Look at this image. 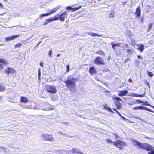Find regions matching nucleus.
Here are the masks:
<instances>
[{
    "label": "nucleus",
    "mask_w": 154,
    "mask_h": 154,
    "mask_svg": "<svg viewBox=\"0 0 154 154\" xmlns=\"http://www.w3.org/2000/svg\"><path fill=\"white\" fill-rule=\"evenodd\" d=\"M34 108L35 109H39L38 107L37 106L35 107Z\"/></svg>",
    "instance_id": "obj_55"
},
{
    "label": "nucleus",
    "mask_w": 154,
    "mask_h": 154,
    "mask_svg": "<svg viewBox=\"0 0 154 154\" xmlns=\"http://www.w3.org/2000/svg\"><path fill=\"white\" fill-rule=\"evenodd\" d=\"M5 87L0 84V92H3L5 90Z\"/></svg>",
    "instance_id": "obj_28"
},
{
    "label": "nucleus",
    "mask_w": 154,
    "mask_h": 154,
    "mask_svg": "<svg viewBox=\"0 0 154 154\" xmlns=\"http://www.w3.org/2000/svg\"><path fill=\"white\" fill-rule=\"evenodd\" d=\"M48 12L46 14H42L40 15V18H41L44 17L49 15Z\"/></svg>",
    "instance_id": "obj_29"
},
{
    "label": "nucleus",
    "mask_w": 154,
    "mask_h": 154,
    "mask_svg": "<svg viewBox=\"0 0 154 154\" xmlns=\"http://www.w3.org/2000/svg\"><path fill=\"white\" fill-rule=\"evenodd\" d=\"M63 123L66 125H69V123L68 122H63Z\"/></svg>",
    "instance_id": "obj_41"
},
{
    "label": "nucleus",
    "mask_w": 154,
    "mask_h": 154,
    "mask_svg": "<svg viewBox=\"0 0 154 154\" xmlns=\"http://www.w3.org/2000/svg\"><path fill=\"white\" fill-rule=\"evenodd\" d=\"M136 62L137 63H140V61L138 60H136Z\"/></svg>",
    "instance_id": "obj_49"
},
{
    "label": "nucleus",
    "mask_w": 154,
    "mask_h": 154,
    "mask_svg": "<svg viewBox=\"0 0 154 154\" xmlns=\"http://www.w3.org/2000/svg\"><path fill=\"white\" fill-rule=\"evenodd\" d=\"M60 8V6H57V7H56L54 8V9H55V10H56V11H57V10L58 9H59Z\"/></svg>",
    "instance_id": "obj_46"
},
{
    "label": "nucleus",
    "mask_w": 154,
    "mask_h": 154,
    "mask_svg": "<svg viewBox=\"0 0 154 154\" xmlns=\"http://www.w3.org/2000/svg\"><path fill=\"white\" fill-rule=\"evenodd\" d=\"M89 72L90 73L92 74H95L96 73L95 69L93 67H91L89 69Z\"/></svg>",
    "instance_id": "obj_20"
},
{
    "label": "nucleus",
    "mask_w": 154,
    "mask_h": 154,
    "mask_svg": "<svg viewBox=\"0 0 154 154\" xmlns=\"http://www.w3.org/2000/svg\"><path fill=\"white\" fill-rule=\"evenodd\" d=\"M67 12H65L62 13L61 15H58L59 17V20L60 21H64L65 20L64 19L67 16Z\"/></svg>",
    "instance_id": "obj_11"
},
{
    "label": "nucleus",
    "mask_w": 154,
    "mask_h": 154,
    "mask_svg": "<svg viewBox=\"0 0 154 154\" xmlns=\"http://www.w3.org/2000/svg\"><path fill=\"white\" fill-rule=\"evenodd\" d=\"M113 109L119 115V116H121V115L119 113V112L118 111H117V110H115L114 109Z\"/></svg>",
    "instance_id": "obj_50"
},
{
    "label": "nucleus",
    "mask_w": 154,
    "mask_h": 154,
    "mask_svg": "<svg viewBox=\"0 0 154 154\" xmlns=\"http://www.w3.org/2000/svg\"><path fill=\"white\" fill-rule=\"evenodd\" d=\"M46 107L44 110H52L54 109V107L53 106L50 105L49 103H46L45 104Z\"/></svg>",
    "instance_id": "obj_14"
},
{
    "label": "nucleus",
    "mask_w": 154,
    "mask_h": 154,
    "mask_svg": "<svg viewBox=\"0 0 154 154\" xmlns=\"http://www.w3.org/2000/svg\"><path fill=\"white\" fill-rule=\"evenodd\" d=\"M126 143L122 141L118 140L114 143V145L120 149H122L125 146Z\"/></svg>",
    "instance_id": "obj_4"
},
{
    "label": "nucleus",
    "mask_w": 154,
    "mask_h": 154,
    "mask_svg": "<svg viewBox=\"0 0 154 154\" xmlns=\"http://www.w3.org/2000/svg\"><path fill=\"white\" fill-rule=\"evenodd\" d=\"M137 57L140 59H141L142 58V57L140 55H138Z\"/></svg>",
    "instance_id": "obj_51"
},
{
    "label": "nucleus",
    "mask_w": 154,
    "mask_h": 154,
    "mask_svg": "<svg viewBox=\"0 0 154 154\" xmlns=\"http://www.w3.org/2000/svg\"><path fill=\"white\" fill-rule=\"evenodd\" d=\"M41 137L42 139L44 140L53 143H54V141H55L52 135L51 134H48L47 133L42 134L41 135Z\"/></svg>",
    "instance_id": "obj_3"
},
{
    "label": "nucleus",
    "mask_w": 154,
    "mask_h": 154,
    "mask_svg": "<svg viewBox=\"0 0 154 154\" xmlns=\"http://www.w3.org/2000/svg\"><path fill=\"white\" fill-rule=\"evenodd\" d=\"M19 35H12V36L6 37L5 38V40L6 41H9L10 40H13L15 39L18 38L19 37Z\"/></svg>",
    "instance_id": "obj_13"
},
{
    "label": "nucleus",
    "mask_w": 154,
    "mask_h": 154,
    "mask_svg": "<svg viewBox=\"0 0 154 154\" xmlns=\"http://www.w3.org/2000/svg\"><path fill=\"white\" fill-rule=\"evenodd\" d=\"M52 19V20L53 21L57 20L59 19V17L58 16V17L55 16L54 17L51 18Z\"/></svg>",
    "instance_id": "obj_30"
},
{
    "label": "nucleus",
    "mask_w": 154,
    "mask_h": 154,
    "mask_svg": "<svg viewBox=\"0 0 154 154\" xmlns=\"http://www.w3.org/2000/svg\"><path fill=\"white\" fill-rule=\"evenodd\" d=\"M104 108L106 109V110L109 111L111 112L112 113H114V112L113 111H112L111 108L110 107L108 106L106 104L104 106Z\"/></svg>",
    "instance_id": "obj_21"
},
{
    "label": "nucleus",
    "mask_w": 154,
    "mask_h": 154,
    "mask_svg": "<svg viewBox=\"0 0 154 154\" xmlns=\"http://www.w3.org/2000/svg\"><path fill=\"white\" fill-rule=\"evenodd\" d=\"M66 67L67 72H68L69 70V68H70L69 66V65H66Z\"/></svg>",
    "instance_id": "obj_39"
},
{
    "label": "nucleus",
    "mask_w": 154,
    "mask_h": 154,
    "mask_svg": "<svg viewBox=\"0 0 154 154\" xmlns=\"http://www.w3.org/2000/svg\"><path fill=\"white\" fill-rule=\"evenodd\" d=\"M125 45L126 47H128V45L127 44H126Z\"/></svg>",
    "instance_id": "obj_64"
},
{
    "label": "nucleus",
    "mask_w": 154,
    "mask_h": 154,
    "mask_svg": "<svg viewBox=\"0 0 154 154\" xmlns=\"http://www.w3.org/2000/svg\"><path fill=\"white\" fill-rule=\"evenodd\" d=\"M94 63L97 65H103L104 64L103 62V60L102 58L99 57H97L94 61Z\"/></svg>",
    "instance_id": "obj_6"
},
{
    "label": "nucleus",
    "mask_w": 154,
    "mask_h": 154,
    "mask_svg": "<svg viewBox=\"0 0 154 154\" xmlns=\"http://www.w3.org/2000/svg\"><path fill=\"white\" fill-rule=\"evenodd\" d=\"M106 141L109 143H113L114 142H113L112 140L110 139H106Z\"/></svg>",
    "instance_id": "obj_33"
},
{
    "label": "nucleus",
    "mask_w": 154,
    "mask_h": 154,
    "mask_svg": "<svg viewBox=\"0 0 154 154\" xmlns=\"http://www.w3.org/2000/svg\"><path fill=\"white\" fill-rule=\"evenodd\" d=\"M126 3H127V2L126 1L125 2H123V4L124 5H125V4Z\"/></svg>",
    "instance_id": "obj_60"
},
{
    "label": "nucleus",
    "mask_w": 154,
    "mask_h": 154,
    "mask_svg": "<svg viewBox=\"0 0 154 154\" xmlns=\"http://www.w3.org/2000/svg\"><path fill=\"white\" fill-rule=\"evenodd\" d=\"M52 54V50H50L49 53V55L51 57V54Z\"/></svg>",
    "instance_id": "obj_42"
},
{
    "label": "nucleus",
    "mask_w": 154,
    "mask_h": 154,
    "mask_svg": "<svg viewBox=\"0 0 154 154\" xmlns=\"http://www.w3.org/2000/svg\"><path fill=\"white\" fill-rule=\"evenodd\" d=\"M86 33L87 34L90 35L92 36V37H94L96 36H98V37H101L102 36L100 35L97 34L96 33H94L90 32H86Z\"/></svg>",
    "instance_id": "obj_19"
},
{
    "label": "nucleus",
    "mask_w": 154,
    "mask_h": 154,
    "mask_svg": "<svg viewBox=\"0 0 154 154\" xmlns=\"http://www.w3.org/2000/svg\"><path fill=\"white\" fill-rule=\"evenodd\" d=\"M122 118V119H126L124 117H123V116H122V115L121 116H120Z\"/></svg>",
    "instance_id": "obj_59"
},
{
    "label": "nucleus",
    "mask_w": 154,
    "mask_h": 154,
    "mask_svg": "<svg viewBox=\"0 0 154 154\" xmlns=\"http://www.w3.org/2000/svg\"><path fill=\"white\" fill-rule=\"evenodd\" d=\"M114 13L113 11H112L111 13L109 14V17L110 18H113L114 17Z\"/></svg>",
    "instance_id": "obj_31"
},
{
    "label": "nucleus",
    "mask_w": 154,
    "mask_h": 154,
    "mask_svg": "<svg viewBox=\"0 0 154 154\" xmlns=\"http://www.w3.org/2000/svg\"><path fill=\"white\" fill-rule=\"evenodd\" d=\"M48 23L47 20H46L43 23V25H47Z\"/></svg>",
    "instance_id": "obj_44"
},
{
    "label": "nucleus",
    "mask_w": 154,
    "mask_h": 154,
    "mask_svg": "<svg viewBox=\"0 0 154 154\" xmlns=\"http://www.w3.org/2000/svg\"><path fill=\"white\" fill-rule=\"evenodd\" d=\"M0 7L2 8H3V6L1 4V3H0Z\"/></svg>",
    "instance_id": "obj_58"
},
{
    "label": "nucleus",
    "mask_w": 154,
    "mask_h": 154,
    "mask_svg": "<svg viewBox=\"0 0 154 154\" xmlns=\"http://www.w3.org/2000/svg\"><path fill=\"white\" fill-rule=\"evenodd\" d=\"M5 73L9 75V74H13L16 72V71L13 68L8 67L7 69L5 70Z\"/></svg>",
    "instance_id": "obj_8"
},
{
    "label": "nucleus",
    "mask_w": 154,
    "mask_h": 154,
    "mask_svg": "<svg viewBox=\"0 0 154 154\" xmlns=\"http://www.w3.org/2000/svg\"><path fill=\"white\" fill-rule=\"evenodd\" d=\"M128 93V91L126 90L124 91H120L119 92L118 95L120 97L125 96Z\"/></svg>",
    "instance_id": "obj_12"
},
{
    "label": "nucleus",
    "mask_w": 154,
    "mask_h": 154,
    "mask_svg": "<svg viewBox=\"0 0 154 154\" xmlns=\"http://www.w3.org/2000/svg\"><path fill=\"white\" fill-rule=\"evenodd\" d=\"M58 133H59L60 134V135H62L65 134H63V133L62 132H60V131H59Z\"/></svg>",
    "instance_id": "obj_45"
},
{
    "label": "nucleus",
    "mask_w": 154,
    "mask_h": 154,
    "mask_svg": "<svg viewBox=\"0 0 154 154\" xmlns=\"http://www.w3.org/2000/svg\"><path fill=\"white\" fill-rule=\"evenodd\" d=\"M120 43H114L113 42H112L111 43V44L112 45V48L114 50L116 51V46H120Z\"/></svg>",
    "instance_id": "obj_17"
},
{
    "label": "nucleus",
    "mask_w": 154,
    "mask_h": 154,
    "mask_svg": "<svg viewBox=\"0 0 154 154\" xmlns=\"http://www.w3.org/2000/svg\"><path fill=\"white\" fill-rule=\"evenodd\" d=\"M0 62L5 65H7L9 63L4 59H0Z\"/></svg>",
    "instance_id": "obj_22"
},
{
    "label": "nucleus",
    "mask_w": 154,
    "mask_h": 154,
    "mask_svg": "<svg viewBox=\"0 0 154 154\" xmlns=\"http://www.w3.org/2000/svg\"><path fill=\"white\" fill-rule=\"evenodd\" d=\"M146 84H147V85H148V87L149 88H150V85H149V83L148 82H147Z\"/></svg>",
    "instance_id": "obj_56"
},
{
    "label": "nucleus",
    "mask_w": 154,
    "mask_h": 154,
    "mask_svg": "<svg viewBox=\"0 0 154 154\" xmlns=\"http://www.w3.org/2000/svg\"><path fill=\"white\" fill-rule=\"evenodd\" d=\"M147 74L150 77H152L153 76V73L151 72H148Z\"/></svg>",
    "instance_id": "obj_34"
},
{
    "label": "nucleus",
    "mask_w": 154,
    "mask_h": 154,
    "mask_svg": "<svg viewBox=\"0 0 154 154\" xmlns=\"http://www.w3.org/2000/svg\"><path fill=\"white\" fill-rule=\"evenodd\" d=\"M77 80V78H75L72 76H70L68 77L67 80L64 81L63 82L65 83L66 86L71 91L74 93L76 91L75 82Z\"/></svg>",
    "instance_id": "obj_2"
},
{
    "label": "nucleus",
    "mask_w": 154,
    "mask_h": 154,
    "mask_svg": "<svg viewBox=\"0 0 154 154\" xmlns=\"http://www.w3.org/2000/svg\"><path fill=\"white\" fill-rule=\"evenodd\" d=\"M128 96H130L132 97H139L140 96V95L139 94H138L137 93H132L130 94V95H128Z\"/></svg>",
    "instance_id": "obj_26"
},
{
    "label": "nucleus",
    "mask_w": 154,
    "mask_h": 154,
    "mask_svg": "<svg viewBox=\"0 0 154 154\" xmlns=\"http://www.w3.org/2000/svg\"><path fill=\"white\" fill-rule=\"evenodd\" d=\"M147 105L148 106H152L151 105H150V104H147Z\"/></svg>",
    "instance_id": "obj_62"
},
{
    "label": "nucleus",
    "mask_w": 154,
    "mask_h": 154,
    "mask_svg": "<svg viewBox=\"0 0 154 154\" xmlns=\"http://www.w3.org/2000/svg\"><path fill=\"white\" fill-rule=\"evenodd\" d=\"M28 101V99L24 97H21L20 102H26Z\"/></svg>",
    "instance_id": "obj_24"
},
{
    "label": "nucleus",
    "mask_w": 154,
    "mask_h": 154,
    "mask_svg": "<svg viewBox=\"0 0 154 154\" xmlns=\"http://www.w3.org/2000/svg\"><path fill=\"white\" fill-rule=\"evenodd\" d=\"M46 20H47V22H48V23H50L52 21V19L51 18H50L48 19H47Z\"/></svg>",
    "instance_id": "obj_37"
},
{
    "label": "nucleus",
    "mask_w": 154,
    "mask_h": 154,
    "mask_svg": "<svg viewBox=\"0 0 154 154\" xmlns=\"http://www.w3.org/2000/svg\"><path fill=\"white\" fill-rule=\"evenodd\" d=\"M136 118L137 119H138L142 121H143L144 120L139 117L137 116V117H136Z\"/></svg>",
    "instance_id": "obj_40"
},
{
    "label": "nucleus",
    "mask_w": 154,
    "mask_h": 154,
    "mask_svg": "<svg viewBox=\"0 0 154 154\" xmlns=\"http://www.w3.org/2000/svg\"><path fill=\"white\" fill-rule=\"evenodd\" d=\"M22 45L20 43H17L16 44L15 46V48H19V47H20Z\"/></svg>",
    "instance_id": "obj_35"
},
{
    "label": "nucleus",
    "mask_w": 154,
    "mask_h": 154,
    "mask_svg": "<svg viewBox=\"0 0 154 154\" xmlns=\"http://www.w3.org/2000/svg\"><path fill=\"white\" fill-rule=\"evenodd\" d=\"M96 53L98 54H99L103 56H104L105 55V53L102 50L96 51Z\"/></svg>",
    "instance_id": "obj_25"
},
{
    "label": "nucleus",
    "mask_w": 154,
    "mask_h": 154,
    "mask_svg": "<svg viewBox=\"0 0 154 154\" xmlns=\"http://www.w3.org/2000/svg\"><path fill=\"white\" fill-rule=\"evenodd\" d=\"M133 109L135 110H136L137 109H140L142 110H145L147 111L152 112L154 113V112H153L151 110L147 108H146L145 107H144L142 106H138L137 107H135Z\"/></svg>",
    "instance_id": "obj_9"
},
{
    "label": "nucleus",
    "mask_w": 154,
    "mask_h": 154,
    "mask_svg": "<svg viewBox=\"0 0 154 154\" xmlns=\"http://www.w3.org/2000/svg\"><path fill=\"white\" fill-rule=\"evenodd\" d=\"M41 76V73H38V76L39 79H40V77Z\"/></svg>",
    "instance_id": "obj_54"
},
{
    "label": "nucleus",
    "mask_w": 154,
    "mask_h": 154,
    "mask_svg": "<svg viewBox=\"0 0 154 154\" xmlns=\"http://www.w3.org/2000/svg\"><path fill=\"white\" fill-rule=\"evenodd\" d=\"M56 10H55V9H53V10H52L51 11L49 12H48L49 15H51V14L52 13H53L55 12H56Z\"/></svg>",
    "instance_id": "obj_32"
},
{
    "label": "nucleus",
    "mask_w": 154,
    "mask_h": 154,
    "mask_svg": "<svg viewBox=\"0 0 154 154\" xmlns=\"http://www.w3.org/2000/svg\"><path fill=\"white\" fill-rule=\"evenodd\" d=\"M3 68V65L0 63V70L1 69Z\"/></svg>",
    "instance_id": "obj_47"
},
{
    "label": "nucleus",
    "mask_w": 154,
    "mask_h": 154,
    "mask_svg": "<svg viewBox=\"0 0 154 154\" xmlns=\"http://www.w3.org/2000/svg\"><path fill=\"white\" fill-rule=\"evenodd\" d=\"M46 88L47 91L50 93L55 94L57 92L56 87L54 85H47Z\"/></svg>",
    "instance_id": "obj_5"
},
{
    "label": "nucleus",
    "mask_w": 154,
    "mask_h": 154,
    "mask_svg": "<svg viewBox=\"0 0 154 154\" xmlns=\"http://www.w3.org/2000/svg\"><path fill=\"white\" fill-rule=\"evenodd\" d=\"M114 100V102L115 105L117 106V109H119L121 107V104L119 102V101H122L121 99L118 97H116L114 98H112Z\"/></svg>",
    "instance_id": "obj_7"
},
{
    "label": "nucleus",
    "mask_w": 154,
    "mask_h": 154,
    "mask_svg": "<svg viewBox=\"0 0 154 154\" xmlns=\"http://www.w3.org/2000/svg\"><path fill=\"white\" fill-rule=\"evenodd\" d=\"M135 14L136 15L137 17L140 16L141 9L140 6L137 8Z\"/></svg>",
    "instance_id": "obj_15"
},
{
    "label": "nucleus",
    "mask_w": 154,
    "mask_h": 154,
    "mask_svg": "<svg viewBox=\"0 0 154 154\" xmlns=\"http://www.w3.org/2000/svg\"><path fill=\"white\" fill-rule=\"evenodd\" d=\"M40 65L41 67H43V63L42 62L40 63Z\"/></svg>",
    "instance_id": "obj_48"
},
{
    "label": "nucleus",
    "mask_w": 154,
    "mask_h": 154,
    "mask_svg": "<svg viewBox=\"0 0 154 154\" xmlns=\"http://www.w3.org/2000/svg\"><path fill=\"white\" fill-rule=\"evenodd\" d=\"M113 134H114L116 136V139H117L118 138H120V137L119 136L117 135L116 134L113 133Z\"/></svg>",
    "instance_id": "obj_38"
},
{
    "label": "nucleus",
    "mask_w": 154,
    "mask_h": 154,
    "mask_svg": "<svg viewBox=\"0 0 154 154\" xmlns=\"http://www.w3.org/2000/svg\"><path fill=\"white\" fill-rule=\"evenodd\" d=\"M143 18H142L141 19V22L142 23H143Z\"/></svg>",
    "instance_id": "obj_57"
},
{
    "label": "nucleus",
    "mask_w": 154,
    "mask_h": 154,
    "mask_svg": "<svg viewBox=\"0 0 154 154\" xmlns=\"http://www.w3.org/2000/svg\"><path fill=\"white\" fill-rule=\"evenodd\" d=\"M69 152L70 153L75 152L78 154H84L79 149L77 148H73L70 150H69Z\"/></svg>",
    "instance_id": "obj_10"
},
{
    "label": "nucleus",
    "mask_w": 154,
    "mask_h": 154,
    "mask_svg": "<svg viewBox=\"0 0 154 154\" xmlns=\"http://www.w3.org/2000/svg\"><path fill=\"white\" fill-rule=\"evenodd\" d=\"M42 42L40 41L38 42V43L37 44V45L36 46V47H37L38 46V45L41 43H42Z\"/></svg>",
    "instance_id": "obj_53"
},
{
    "label": "nucleus",
    "mask_w": 154,
    "mask_h": 154,
    "mask_svg": "<svg viewBox=\"0 0 154 154\" xmlns=\"http://www.w3.org/2000/svg\"><path fill=\"white\" fill-rule=\"evenodd\" d=\"M128 82H129L131 83V82H132V80L131 79H129L128 80Z\"/></svg>",
    "instance_id": "obj_52"
},
{
    "label": "nucleus",
    "mask_w": 154,
    "mask_h": 154,
    "mask_svg": "<svg viewBox=\"0 0 154 154\" xmlns=\"http://www.w3.org/2000/svg\"><path fill=\"white\" fill-rule=\"evenodd\" d=\"M152 24L150 23L148 25V28L147 30V32L150 31L152 26Z\"/></svg>",
    "instance_id": "obj_27"
},
{
    "label": "nucleus",
    "mask_w": 154,
    "mask_h": 154,
    "mask_svg": "<svg viewBox=\"0 0 154 154\" xmlns=\"http://www.w3.org/2000/svg\"><path fill=\"white\" fill-rule=\"evenodd\" d=\"M60 56V54H57V57H59V56Z\"/></svg>",
    "instance_id": "obj_63"
},
{
    "label": "nucleus",
    "mask_w": 154,
    "mask_h": 154,
    "mask_svg": "<svg viewBox=\"0 0 154 154\" xmlns=\"http://www.w3.org/2000/svg\"><path fill=\"white\" fill-rule=\"evenodd\" d=\"M81 8V6H79L78 7L75 8H72L71 7H70V6H67L66 8V9L67 10H70L71 9H72V11H74L76 10H77L80 9V8Z\"/></svg>",
    "instance_id": "obj_18"
},
{
    "label": "nucleus",
    "mask_w": 154,
    "mask_h": 154,
    "mask_svg": "<svg viewBox=\"0 0 154 154\" xmlns=\"http://www.w3.org/2000/svg\"><path fill=\"white\" fill-rule=\"evenodd\" d=\"M38 73H41L40 70V69H39L38 70Z\"/></svg>",
    "instance_id": "obj_61"
},
{
    "label": "nucleus",
    "mask_w": 154,
    "mask_h": 154,
    "mask_svg": "<svg viewBox=\"0 0 154 154\" xmlns=\"http://www.w3.org/2000/svg\"><path fill=\"white\" fill-rule=\"evenodd\" d=\"M137 46L138 47L137 48L138 50L140 52H142L144 49V46L143 44H138L137 45Z\"/></svg>",
    "instance_id": "obj_16"
},
{
    "label": "nucleus",
    "mask_w": 154,
    "mask_h": 154,
    "mask_svg": "<svg viewBox=\"0 0 154 154\" xmlns=\"http://www.w3.org/2000/svg\"><path fill=\"white\" fill-rule=\"evenodd\" d=\"M132 143L135 146H138V148H141L146 149L147 151H150V152H148V154H154V147L151 145L146 143H142L137 141L136 140H133Z\"/></svg>",
    "instance_id": "obj_1"
},
{
    "label": "nucleus",
    "mask_w": 154,
    "mask_h": 154,
    "mask_svg": "<svg viewBox=\"0 0 154 154\" xmlns=\"http://www.w3.org/2000/svg\"><path fill=\"white\" fill-rule=\"evenodd\" d=\"M33 36H34V35H32L30 37L28 38L26 40H28L30 39L31 38H32L33 37Z\"/></svg>",
    "instance_id": "obj_43"
},
{
    "label": "nucleus",
    "mask_w": 154,
    "mask_h": 154,
    "mask_svg": "<svg viewBox=\"0 0 154 154\" xmlns=\"http://www.w3.org/2000/svg\"><path fill=\"white\" fill-rule=\"evenodd\" d=\"M126 52L127 53H130L131 54L132 52V51L130 49H127L126 50Z\"/></svg>",
    "instance_id": "obj_36"
},
{
    "label": "nucleus",
    "mask_w": 154,
    "mask_h": 154,
    "mask_svg": "<svg viewBox=\"0 0 154 154\" xmlns=\"http://www.w3.org/2000/svg\"><path fill=\"white\" fill-rule=\"evenodd\" d=\"M8 149L7 148H5V147L1 146L0 147V152H4V151L5 152H8Z\"/></svg>",
    "instance_id": "obj_23"
}]
</instances>
